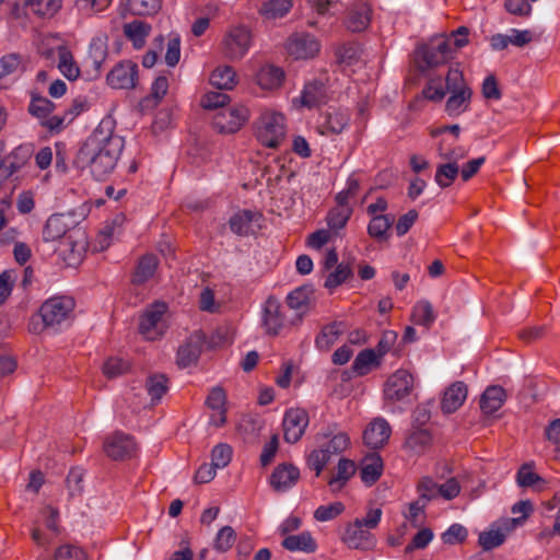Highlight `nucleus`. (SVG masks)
Here are the masks:
<instances>
[{"label":"nucleus","mask_w":560,"mask_h":560,"mask_svg":"<svg viewBox=\"0 0 560 560\" xmlns=\"http://www.w3.org/2000/svg\"><path fill=\"white\" fill-rule=\"evenodd\" d=\"M71 219L65 214L57 213L48 218L43 230L45 242L58 241L70 230Z\"/></svg>","instance_id":"25"},{"label":"nucleus","mask_w":560,"mask_h":560,"mask_svg":"<svg viewBox=\"0 0 560 560\" xmlns=\"http://www.w3.org/2000/svg\"><path fill=\"white\" fill-rule=\"evenodd\" d=\"M300 479V470L292 464L278 465L270 476V485L277 492H285Z\"/></svg>","instance_id":"21"},{"label":"nucleus","mask_w":560,"mask_h":560,"mask_svg":"<svg viewBox=\"0 0 560 560\" xmlns=\"http://www.w3.org/2000/svg\"><path fill=\"white\" fill-rule=\"evenodd\" d=\"M106 57H107L106 40L101 37L93 38L89 46V58L91 59L92 66H93L94 70L96 71V73H100V71L103 67V63L106 60Z\"/></svg>","instance_id":"45"},{"label":"nucleus","mask_w":560,"mask_h":560,"mask_svg":"<svg viewBox=\"0 0 560 560\" xmlns=\"http://www.w3.org/2000/svg\"><path fill=\"white\" fill-rule=\"evenodd\" d=\"M453 57L451 40L439 38L430 44L421 45L416 50V63L420 71L444 65Z\"/></svg>","instance_id":"3"},{"label":"nucleus","mask_w":560,"mask_h":560,"mask_svg":"<svg viewBox=\"0 0 560 560\" xmlns=\"http://www.w3.org/2000/svg\"><path fill=\"white\" fill-rule=\"evenodd\" d=\"M412 384V375L407 370H398L387 380L384 396L387 400L399 401L410 394Z\"/></svg>","instance_id":"14"},{"label":"nucleus","mask_w":560,"mask_h":560,"mask_svg":"<svg viewBox=\"0 0 560 560\" xmlns=\"http://www.w3.org/2000/svg\"><path fill=\"white\" fill-rule=\"evenodd\" d=\"M57 68L61 74L69 81H74L80 77L81 70L75 61L72 51L66 45H59L56 48Z\"/></svg>","instance_id":"26"},{"label":"nucleus","mask_w":560,"mask_h":560,"mask_svg":"<svg viewBox=\"0 0 560 560\" xmlns=\"http://www.w3.org/2000/svg\"><path fill=\"white\" fill-rule=\"evenodd\" d=\"M145 388L153 402L160 401L168 390V380L164 374H152L147 378Z\"/></svg>","instance_id":"42"},{"label":"nucleus","mask_w":560,"mask_h":560,"mask_svg":"<svg viewBox=\"0 0 560 560\" xmlns=\"http://www.w3.org/2000/svg\"><path fill=\"white\" fill-rule=\"evenodd\" d=\"M287 135L285 118L281 113L266 110L257 120V140L267 148H278Z\"/></svg>","instance_id":"2"},{"label":"nucleus","mask_w":560,"mask_h":560,"mask_svg":"<svg viewBox=\"0 0 560 560\" xmlns=\"http://www.w3.org/2000/svg\"><path fill=\"white\" fill-rule=\"evenodd\" d=\"M380 365V359L373 349H364L355 357L352 363V370L355 374L366 375L373 366Z\"/></svg>","instance_id":"38"},{"label":"nucleus","mask_w":560,"mask_h":560,"mask_svg":"<svg viewBox=\"0 0 560 560\" xmlns=\"http://www.w3.org/2000/svg\"><path fill=\"white\" fill-rule=\"evenodd\" d=\"M341 540L351 549L370 550L375 546L374 535L357 520L346 525Z\"/></svg>","instance_id":"10"},{"label":"nucleus","mask_w":560,"mask_h":560,"mask_svg":"<svg viewBox=\"0 0 560 560\" xmlns=\"http://www.w3.org/2000/svg\"><path fill=\"white\" fill-rule=\"evenodd\" d=\"M291 8L292 0H269L260 7L258 12L265 20H276L283 18Z\"/></svg>","instance_id":"39"},{"label":"nucleus","mask_w":560,"mask_h":560,"mask_svg":"<svg viewBox=\"0 0 560 560\" xmlns=\"http://www.w3.org/2000/svg\"><path fill=\"white\" fill-rule=\"evenodd\" d=\"M343 334V324L334 322L324 326L315 339V346L320 351H328Z\"/></svg>","instance_id":"30"},{"label":"nucleus","mask_w":560,"mask_h":560,"mask_svg":"<svg viewBox=\"0 0 560 560\" xmlns=\"http://www.w3.org/2000/svg\"><path fill=\"white\" fill-rule=\"evenodd\" d=\"M371 21V8L368 3L353 5L347 15L346 27L351 32L364 31Z\"/></svg>","instance_id":"27"},{"label":"nucleus","mask_w":560,"mask_h":560,"mask_svg":"<svg viewBox=\"0 0 560 560\" xmlns=\"http://www.w3.org/2000/svg\"><path fill=\"white\" fill-rule=\"evenodd\" d=\"M462 90H470V88L466 84L462 71L457 68H451L446 75V91L455 93Z\"/></svg>","instance_id":"61"},{"label":"nucleus","mask_w":560,"mask_h":560,"mask_svg":"<svg viewBox=\"0 0 560 560\" xmlns=\"http://www.w3.org/2000/svg\"><path fill=\"white\" fill-rule=\"evenodd\" d=\"M453 142L447 143L446 139H442L438 145V154L446 162H454L463 160L467 155V151L462 147L450 148Z\"/></svg>","instance_id":"51"},{"label":"nucleus","mask_w":560,"mask_h":560,"mask_svg":"<svg viewBox=\"0 0 560 560\" xmlns=\"http://www.w3.org/2000/svg\"><path fill=\"white\" fill-rule=\"evenodd\" d=\"M261 320L266 334L271 336H277L283 328L292 326L281 302L273 295L268 296L264 304Z\"/></svg>","instance_id":"8"},{"label":"nucleus","mask_w":560,"mask_h":560,"mask_svg":"<svg viewBox=\"0 0 560 560\" xmlns=\"http://www.w3.org/2000/svg\"><path fill=\"white\" fill-rule=\"evenodd\" d=\"M235 541V530L231 526H223L217 533L213 541V548L220 552H225L232 548Z\"/></svg>","instance_id":"52"},{"label":"nucleus","mask_w":560,"mask_h":560,"mask_svg":"<svg viewBox=\"0 0 560 560\" xmlns=\"http://www.w3.org/2000/svg\"><path fill=\"white\" fill-rule=\"evenodd\" d=\"M417 491L419 499L428 503L439 497V483L431 477H422L417 485Z\"/></svg>","instance_id":"56"},{"label":"nucleus","mask_w":560,"mask_h":560,"mask_svg":"<svg viewBox=\"0 0 560 560\" xmlns=\"http://www.w3.org/2000/svg\"><path fill=\"white\" fill-rule=\"evenodd\" d=\"M520 487H537L538 483H545L542 478L533 470L530 464H524L517 471L516 477Z\"/></svg>","instance_id":"55"},{"label":"nucleus","mask_w":560,"mask_h":560,"mask_svg":"<svg viewBox=\"0 0 560 560\" xmlns=\"http://www.w3.org/2000/svg\"><path fill=\"white\" fill-rule=\"evenodd\" d=\"M354 462L347 458H340L337 466V472L329 479L328 485L330 486L332 491H339L346 485V482L354 475Z\"/></svg>","instance_id":"37"},{"label":"nucleus","mask_w":560,"mask_h":560,"mask_svg":"<svg viewBox=\"0 0 560 560\" xmlns=\"http://www.w3.org/2000/svg\"><path fill=\"white\" fill-rule=\"evenodd\" d=\"M249 118V110L243 105L225 107L214 114L213 127L221 133H234Z\"/></svg>","instance_id":"6"},{"label":"nucleus","mask_w":560,"mask_h":560,"mask_svg":"<svg viewBox=\"0 0 560 560\" xmlns=\"http://www.w3.org/2000/svg\"><path fill=\"white\" fill-rule=\"evenodd\" d=\"M353 209L351 207H335L327 214V224L330 230H341L351 218Z\"/></svg>","instance_id":"49"},{"label":"nucleus","mask_w":560,"mask_h":560,"mask_svg":"<svg viewBox=\"0 0 560 560\" xmlns=\"http://www.w3.org/2000/svg\"><path fill=\"white\" fill-rule=\"evenodd\" d=\"M350 121V114L347 109L329 108L320 118L317 130L324 136L341 133Z\"/></svg>","instance_id":"16"},{"label":"nucleus","mask_w":560,"mask_h":560,"mask_svg":"<svg viewBox=\"0 0 560 560\" xmlns=\"http://www.w3.org/2000/svg\"><path fill=\"white\" fill-rule=\"evenodd\" d=\"M258 85L264 90H273L282 84L284 72L275 66H264L256 75Z\"/></svg>","instance_id":"31"},{"label":"nucleus","mask_w":560,"mask_h":560,"mask_svg":"<svg viewBox=\"0 0 560 560\" xmlns=\"http://www.w3.org/2000/svg\"><path fill=\"white\" fill-rule=\"evenodd\" d=\"M328 94L325 84L319 80H313L304 85V89L299 98L293 100V103H300V106L313 108L327 103Z\"/></svg>","instance_id":"22"},{"label":"nucleus","mask_w":560,"mask_h":560,"mask_svg":"<svg viewBox=\"0 0 560 560\" xmlns=\"http://www.w3.org/2000/svg\"><path fill=\"white\" fill-rule=\"evenodd\" d=\"M75 302L70 296H54L45 301L39 308V316L46 328L56 329L68 322Z\"/></svg>","instance_id":"4"},{"label":"nucleus","mask_w":560,"mask_h":560,"mask_svg":"<svg viewBox=\"0 0 560 560\" xmlns=\"http://www.w3.org/2000/svg\"><path fill=\"white\" fill-rule=\"evenodd\" d=\"M129 368L130 364L128 361L118 357H112L104 362L103 373L108 378H115L117 376L125 374L129 370Z\"/></svg>","instance_id":"54"},{"label":"nucleus","mask_w":560,"mask_h":560,"mask_svg":"<svg viewBox=\"0 0 560 560\" xmlns=\"http://www.w3.org/2000/svg\"><path fill=\"white\" fill-rule=\"evenodd\" d=\"M136 450L132 438L128 434L116 432L108 436L104 443V452L114 460L130 457Z\"/></svg>","instance_id":"18"},{"label":"nucleus","mask_w":560,"mask_h":560,"mask_svg":"<svg viewBox=\"0 0 560 560\" xmlns=\"http://www.w3.org/2000/svg\"><path fill=\"white\" fill-rule=\"evenodd\" d=\"M390 433L389 423L384 418H375L364 430L363 441L370 448L377 450L385 445Z\"/></svg>","instance_id":"20"},{"label":"nucleus","mask_w":560,"mask_h":560,"mask_svg":"<svg viewBox=\"0 0 560 560\" xmlns=\"http://www.w3.org/2000/svg\"><path fill=\"white\" fill-rule=\"evenodd\" d=\"M166 310L167 306L165 303L156 302L152 304L141 316L139 323V332L147 340H155L161 337L159 324Z\"/></svg>","instance_id":"15"},{"label":"nucleus","mask_w":560,"mask_h":560,"mask_svg":"<svg viewBox=\"0 0 560 560\" xmlns=\"http://www.w3.org/2000/svg\"><path fill=\"white\" fill-rule=\"evenodd\" d=\"M150 31L151 26L139 20H135L124 25V34L133 43L136 48H141L144 45Z\"/></svg>","instance_id":"36"},{"label":"nucleus","mask_w":560,"mask_h":560,"mask_svg":"<svg viewBox=\"0 0 560 560\" xmlns=\"http://www.w3.org/2000/svg\"><path fill=\"white\" fill-rule=\"evenodd\" d=\"M287 49L295 59L314 57L320 49L318 40L311 34H295L288 43Z\"/></svg>","instance_id":"19"},{"label":"nucleus","mask_w":560,"mask_h":560,"mask_svg":"<svg viewBox=\"0 0 560 560\" xmlns=\"http://www.w3.org/2000/svg\"><path fill=\"white\" fill-rule=\"evenodd\" d=\"M210 83L219 90H232L236 83V72L231 66H221L213 70Z\"/></svg>","instance_id":"35"},{"label":"nucleus","mask_w":560,"mask_h":560,"mask_svg":"<svg viewBox=\"0 0 560 560\" xmlns=\"http://www.w3.org/2000/svg\"><path fill=\"white\" fill-rule=\"evenodd\" d=\"M231 458L232 447L228 444H218L211 452V465L217 469L226 467L231 462Z\"/></svg>","instance_id":"57"},{"label":"nucleus","mask_w":560,"mask_h":560,"mask_svg":"<svg viewBox=\"0 0 560 560\" xmlns=\"http://www.w3.org/2000/svg\"><path fill=\"white\" fill-rule=\"evenodd\" d=\"M56 560H85L84 551L72 544L60 546L55 552Z\"/></svg>","instance_id":"64"},{"label":"nucleus","mask_w":560,"mask_h":560,"mask_svg":"<svg viewBox=\"0 0 560 560\" xmlns=\"http://www.w3.org/2000/svg\"><path fill=\"white\" fill-rule=\"evenodd\" d=\"M255 213L250 210H242L230 219V228L232 232L238 235H246L252 229V222Z\"/></svg>","instance_id":"47"},{"label":"nucleus","mask_w":560,"mask_h":560,"mask_svg":"<svg viewBox=\"0 0 560 560\" xmlns=\"http://www.w3.org/2000/svg\"><path fill=\"white\" fill-rule=\"evenodd\" d=\"M129 11L136 15H153L162 7V0H127Z\"/></svg>","instance_id":"50"},{"label":"nucleus","mask_w":560,"mask_h":560,"mask_svg":"<svg viewBox=\"0 0 560 560\" xmlns=\"http://www.w3.org/2000/svg\"><path fill=\"white\" fill-rule=\"evenodd\" d=\"M205 341L206 336L201 331L192 332L178 348L177 364L180 368H187L196 363L201 354Z\"/></svg>","instance_id":"17"},{"label":"nucleus","mask_w":560,"mask_h":560,"mask_svg":"<svg viewBox=\"0 0 560 560\" xmlns=\"http://www.w3.org/2000/svg\"><path fill=\"white\" fill-rule=\"evenodd\" d=\"M436 316L433 307L428 301H419L412 310V320L417 325L429 328L435 320Z\"/></svg>","instance_id":"44"},{"label":"nucleus","mask_w":560,"mask_h":560,"mask_svg":"<svg viewBox=\"0 0 560 560\" xmlns=\"http://www.w3.org/2000/svg\"><path fill=\"white\" fill-rule=\"evenodd\" d=\"M467 386L463 382H455L444 392L441 409L444 413L455 412L466 400Z\"/></svg>","instance_id":"24"},{"label":"nucleus","mask_w":560,"mask_h":560,"mask_svg":"<svg viewBox=\"0 0 560 560\" xmlns=\"http://www.w3.org/2000/svg\"><path fill=\"white\" fill-rule=\"evenodd\" d=\"M59 511L50 505L44 506L39 512V520L35 521L31 530L33 541L39 547L50 545L52 536L60 532Z\"/></svg>","instance_id":"5"},{"label":"nucleus","mask_w":560,"mask_h":560,"mask_svg":"<svg viewBox=\"0 0 560 560\" xmlns=\"http://www.w3.org/2000/svg\"><path fill=\"white\" fill-rule=\"evenodd\" d=\"M393 224V220L385 214L374 215L368 225V233L377 241L387 238V231Z\"/></svg>","instance_id":"46"},{"label":"nucleus","mask_w":560,"mask_h":560,"mask_svg":"<svg viewBox=\"0 0 560 560\" xmlns=\"http://www.w3.org/2000/svg\"><path fill=\"white\" fill-rule=\"evenodd\" d=\"M308 424V415L304 409H289L283 418V438L288 443H296Z\"/></svg>","instance_id":"11"},{"label":"nucleus","mask_w":560,"mask_h":560,"mask_svg":"<svg viewBox=\"0 0 560 560\" xmlns=\"http://www.w3.org/2000/svg\"><path fill=\"white\" fill-rule=\"evenodd\" d=\"M252 45V33L245 26L231 27L225 34L222 46L225 57L235 60L243 58Z\"/></svg>","instance_id":"7"},{"label":"nucleus","mask_w":560,"mask_h":560,"mask_svg":"<svg viewBox=\"0 0 560 560\" xmlns=\"http://www.w3.org/2000/svg\"><path fill=\"white\" fill-rule=\"evenodd\" d=\"M61 2V0H16L15 7H22L26 13L50 19L60 10Z\"/></svg>","instance_id":"23"},{"label":"nucleus","mask_w":560,"mask_h":560,"mask_svg":"<svg viewBox=\"0 0 560 560\" xmlns=\"http://www.w3.org/2000/svg\"><path fill=\"white\" fill-rule=\"evenodd\" d=\"M84 247V242L73 241L69 235L59 244L58 253L68 266H74L81 261Z\"/></svg>","instance_id":"29"},{"label":"nucleus","mask_w":560,"mask_h":560,"mask_svg":"<svg viewBox=\"0 0 560 560\" xmlns=\"http://www.w3.org/2000/svg\"><path fill=\"white\" fill-rule=\"evenodd\" d=\"M431 441L432 438L429 431L417 429L407 436L405 446L416 453H421L431 444Z\"/></svg>","instance_id":"48"},{"label":"nucleus","mask_w":560,"mask_h":560,"mask_svg":"<svg viewBox=\"0 0 560 560\" xmlns=\"http://www.w3.org/2000/svg\"><path fill=\"white\" fill-rule=\"evenodd\" d=\"M345 511L341 502H334L328 505H320L314 512V517L319 522L334 520Z\"/></svg>","instance_id":"60"},{"label":"nucleus","mask_w":560,"mask_h":560,"mask_svg":"<svg viewBox=\"0 0 560 560\" xmlns=\"http://www.w3.org/2000/svg\"><path fill=\"white\" fill-rule=\"evenodd\" d=\"M434 537L433 532L428 528H421L412 538L410 544H408L405 548L407 553L412 552L416 549H424L432 541Z\"/></svg>","instance_id":"63"},{"label":"nucleus","mask_w":560,"mask_h":560,"mask_svg":"<svg viewBox=\"0 0 560 560\" xmlns=\"http://www.w3.org/2000/svg\"><path fill=\"white\" fill-rule=\"evenodd\" d=\"M471 90H462L460 92L451 93L446 101L445 110L450 116H458L465 112L470 103Z\"/></svg>","instance_id":"41"},{"label":"nucleus","mask_w":560,"mask_h":560,"mask_svg":"<svg viewBox=\"0 0 560 560\" xmlns=\"http://www.w3.org/2000/svg\"><path fill=\"white\" fill-rule=\"evenodd\" d=\"M313 291L308 287H301L287 296L288 307L293 312L290 317V324L292 326L299 325L303 317L308 313L312 305Z\"/></svg>","instance_id":"12"},{"label":"nucleus","mask_w":560,"mask_h":560,"mask_svg":"<svg viewBox=\"0 0 560 560\" xmlns=\"http://www.w3.org/2000/svg\"><path fill=\"white\" fill-rule=\"evenodd\" d=\"M137 80L138 66L131 60L118 62L106 77L107 84L113 89H133Z\"/></svg>","instance_id":"9"},{"label":"nucleus","mask_w":560,"mask_h":560,"mask_svg":"<svg viewBox=\"0 0 560 560\" xmlns=\"http://www.w3.org/2000/svg\"><path fill=\"white\" fill-rule=\"evenodd\" d=\"M382 471L383 460L380 455L373 454L363 459L360 475L365 485L371 486L375 483L381 477Z\"/></svg>","instance_id":"33"},{"label":"nucleus","mask_w":560,"mask_h":560,"mask_svg":"<svg viewBox=\"0 0 560 560\" xmlns=\"http://www.w3.org/2000/svg\"><path fill=\"white\" fill-rule=\"evenodd\" d=\"M468 536V532L465 526L460 524H452L447 530H445L441 538L442 541L446 545H456L462 544L466 540Z\"/></svg>","instance_id":"58"},{"label":"nucleus","mask_w":560,"mask_h":560,"mask_svg":"<svg viewBox=\"0 0 560 560\" xmlns=\"http://www.w3.org/2000/svg\"><path fill=\"white\" fill-rule=\"evenodd\" d=\"M282 547L289 551L311 553L316 550L317 544L308 532H303L285 537L282 541Z\"/></svg>","instance_id":"32"},{"label":"nucleus","mask_w":560,"mask_h":560,"mask_svg":"<svg viewBox=\"0 0 560 560\" xmlns=\"http://www.w3.org/2000/svg\"><path fill=\"white\" fill-rule=\"evenodd\" d=\"M352 270L349 265L339 264L334 271H331L325 280V288L334 290L342 284L350 276Z\"/></svg>","instance_id":"53"},{"label":"nucleus","mask_w":560,"mask_h":560,"mask_svg":"<svg viewBox=\"0 0 560 560\" xmlns=\"http://www.w3.org/2000/svg\"><path fill=\"white\" fill-rule=\"evenodd\" d=\"M158 265L159 260L155 255L147 254L142 256L132 277L133 283L142 284L151 279L156 271Z\"/></svg>","instance_id":"34"},{"label":"nucleus","mask_w":560,"mask_h":560,"mask_svg":"<svg viewBox=\"0 0 560 560\" xmlns=\"http://www.w3.org/2000/svg\"><path fill=\"white\" fill-rule=\"evenodd\" d=\"M124 147V138L115 132L114 120L105 118L81 144L73 164L79 170H88L95 179L103 180L115 170Z\"/></svg>","instance_id":"1"},{"label":"nucleus","mask_w":560,"mask_h":560,"mask_svg":"<svg viewBox=\"0 0 560 560\" xmlns=\"http://www.w3.org/2000/svg\"><path fill=\"white\" fill-rule=\"evenodd\" d=\"M28 113L43 122L55 110V104L47 97L33 94L27 108Z\"/></svg>","instance_id":"40"},{"label":"nucleus","mask_w":560,"mask_h":560,"mask_svg":"<svg viewBox=\"0 0 560 560\" xmlns=\"http://www.w3.org/2000/svg\"><path fill=\"white\" fill-rule=\"evenodd\" d=\"M329 451L324 448L314 450L307 457V465L311 469L316 471V476H319L327 463L330 460Z\"/></svg>","instance_id":"62"},{"label":"nucleus","mask_w":560,"mask_h":560,"mask_svg":"<svg viewBox=\"0 0 560 560\" xmlns=\"http://www.w3.org/2000/svg\"><path fill=\"white\" fill-rule=\"evenodd\" d=\"M230 102V96L223 92L211 91L201 98V106L206 109L225 108Z\"/></svg>","instance_id":"59"},{"label":"nucleus","mask_w":560,"mask_h":560,"mask_svg":"<svg viewBox=\"0 0 560 560\" xmlns=\"http://www.w3.org/2000/svg\"><path fill=\"white\" fill-rule=\"evenodd\" d=\"M521 525V518H506L499 526H491L489 530L479 535L478 542L483 550H492L501 546L508 533Z\"/></svg>","instance_id":"13"},{"label":"nucleus","mask_w":560,"mask_h":560,"mask_svg":"<svg viewBox=\"0 0 560 560\" xmlns=\"http://www.w3.org/2000/svg\"><path fill=\"white\" fill-rule=\"evenodd\" d=\"M459 174V166L454 162H445L436 167L434 180L441 188L450 187Z\"/></svg>","instance_id":"43"},{"label":"nucleus","mask_w":560,"mask_h":560,"mask_svg":"<svg viewBox=\"0 0 560 560\" xmlns=\"http://www.w3.org/2000/svg\"><path fill=\"white\" fill-rule=\"evenodd\" d=\"M506 394L501 386H489L480 398V409L486 415H492L504 404Z\"/></svg>","instance_id":"28"}]
</instances>
